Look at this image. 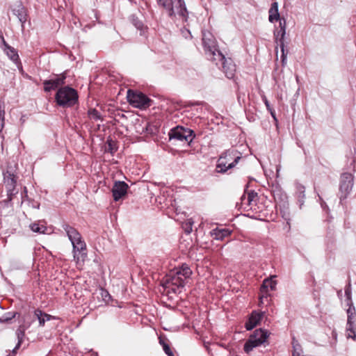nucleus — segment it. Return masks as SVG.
Returning a JSON list of instances; mask_svg holds the SVG:
<instances>
[{
    "label": "nucleus",
    "mask_w": 356,
    "mask_h": 356,
    "mask_svg": "<svg viewBox=\"0 0 356 356\" xmlns=\"http://www.w3.org/2000/svg\"><path fill=\"white\" fill-rule=\"evenodd\" d=\"M3 179L4 183L6 184V187L7 188L8 195L11 196L13 194V192L15 189V186L17 183V177L15 174L14 169H8L3 173Z\"/></svg>",
    "instance_id": "9b49d317"
},
{
    "label": "nucleus",
    "mask_w": 356,
    "mask_h": 356,
    "mask_svg": "<svg viewBox=\"0 0 356 356\" xmlns=\"http://www.w3.org/2000/svg\"><path fill=\"white\" fill-rule=\"evenodd\" d=\"M221 66L228 79L234 78L236 72V66L230 58H228Z\"/></svg>",
    "instance_id": "aec40b11"
},
{
    "label": "nucleus",
    "mask_w": 356,
    "mask_h": 356,
    "mask_svg": "<svg viewBox=\"0 0 356 356\" xmlns=\"http://www.w3.org/2000/svg\"><path fill=\"white\" fill-rule=\"evenodd\" d=\"M346 305L347 307H348V308L346 310L347 316L348 315H353V314H356L355 307L353 302H350V303L346 302Z\"/></svg>",
    "instance_id": "e433bc0d"
},
{
    "label": "nucleus",
    "mask_w": 356,
    "mask_h": 356,
    "mask_svg": "<svg viewBox=\"0 0 356 356\" xmlns=\"http://www.w3.org/2000/svg\"><path fill=\"white\" fill-rule=\"evenodd\" d=\"M241 159V153L235 149H229L222 154L218 159L217 168L220 172H225L231 169Z\"/></svg>",
    "instance_id": "423d86ee"
},
{
    "label": "nucleus",
    "mask_w": 356,
    "mask_h": 356,
    "mask_svg": "<svg viewBox=\"0 0 356 356\" xmlns=\"http://www.w3.org/2000/svg\"><path fill=\"white\" fill-rule=\"evenodd\" d=\"M17 14H16V15H17V17H18L19 22L22 24H24L26 20L24 8L21 7L20 9L17 10Z\"/></svg>",
    "instance_id": "c9c22d12"
},
{
    "label": "nucleus",
    "mask_w": 356,
    "mask_h": 356,
    "mask_svg": "<svg viewBox=\"0 0 356 356\" xmlns=\"http://www.w3.org/2000/svg\"><path fill=\"white\" fill-rule=\"evenodd\" d=\"M88 116L91 120H103L102 114L95 108H91L88 110Z\"/></svg>",
    "instance_id": "c85d7f7f"
},
{
    "label": "nucleus",
    "mask_w": 356,
    "mask_h": 356,
    "mask_svg": "<svg viewBox=\"0 0 356 356\" xmlns=\"http://www.w3.org/2000/svg\"><path fill=\"white\" fill-rule=\"evenodd\" d=\"M264 103H265V105L266 106V108L270 112L272 116L275 118V115H274V111H273L271 108H270V104H269V102L267 100V99L265 97L264 99Z\"/></svg>",
    "instance_id": "4c0bfd02"
},
{
    "label": "nucleus",
    "mask_w": 356,
    "mask_h": 356,
    "mask_svg": "<svg viewBox=\"0 0 356 356\" xmlns=\"http://www.w3.org/2000/svg\"><path fill=\"white\" fill-rule=\"evenodd\" d=\"M264 314V312H253L248 321L245 323L246 330H251L256 327L261 320Z\"/></svg>",
    "instance_id": "a211bd4d"
},
{
    "label": "nucleus",
    "mask_w": 356,
    "mask_h": 356,
    "mask_svg": "<svg viewBox=\"0 0 356 356\" xmlns=\"http://www.w3.org/2000/svg\"><path fill=\"white\" fill-rule=\"evenodd\" d=\"M25 328L23 326H20L16 331V335L18 339V343L15 348L13 350V353L15 354L16 353V350L18 349L22 342L23 338L24 337Z\"/></svg>",
    "instance_id": "a878e982"
},
{
    "label": "nucleus",
    "mask_w": 356,
    "mask_h": 356,
    "mask_svg": "<svg viewBox=\"0 0 356 356\" xmlns=\"http://www.w3.org/2000/svg\"><path fill=\"white\" fill-rule=\"evenodd\" d=\"M108 146H109L110 150L112 152L114 149L113 142L112 140L108 141Z\"/></svg>",
    "instance_id": "a19ab883"
},
{
    "label": "nucleus",
    "mask_w": 356,
    "mask_h": 356,
    "mask_svg": "<svg viewBox=\"0 0 356 356\" xmlns=\"http://www.w3.org/2000/svg\"><path fill=\"white\" fill-rule=\"evenodd\" d=\"M275 37L277 42L279 44L282 51V62L284 65L286 60L287 51H285V46L284 43V38H282V31L280 29L277 33H275Z\"/></svg>",
    "instance_id": "412c9836"
},
{
    "label": "nucleus",
    "mask_w": 356,
    "mask_h": 356,
    "mask_svg": "<svg viewBox=\"0 0 356 356\" xmlns=\"http://www.w3.org/2000/svg\"><path fill=\"white\" fill-rule=\"evenodd\" d=\"M353 178L350 173H343L341 177L340 191L344 193L343 198L351 191L353 186Z\"/></svg>",
    "instance_id": "f8f14e48"
},
{
    "label": "nucleus",
    "mask_w": 356,
    "mask_h": 356,
    "mask_svg": "<svg viewBox=\"0 0 356 356\" xmlns=\"http://www.w3.org/2000/svg\"><path fill=\"white\" fill-rule=\"evenodd\" d=\"M202 42L206 52H209L217 48L215 38L209 32H203Z\"/></svg>",
    "instance_id": "dca6fc26"
},
{
    "label": "nucleus",
    "mask_w": 356,
    "mask_h": 356,
    "mask_svg": "<svg viewBox=\"0 0 356 356\" xmlns=\"http://www.w3.org/2000/svg\"><path fill=\"white\" fill-rule=\"evenodd\" d=\"M280 29L282 31V38H284L286 35V22L284 18H280Z\"/></svg>",
    "instance_id": "f704fd0d"
},
{
    "label": "nucleus",
    "mask_w": 356,
    "mask_h": 356,
    "mask_svg": "<svg viewBox=\"0 0 356 356\" xmlns=\"http://www.w3.org/2000/svg\"><path fill=\"white\" fill-rule=\"evenodd\" d=\"M159 343L162 346L164 352L165 353L166 355H168V356H175L168 343H166L162 339H160Z\"/></svg>",
    "instance_id": "473e14b6"
},
{
    "label": "nucleus",
    "mask_w": 356,
    "mask_h": 356,
    "mask_svg": "<svg viewBox=\"0 0 356 356\" xmlns=\"http://www.w3.org/2000/svg\"><path fill=\"white\" fill-rule=\"evenodd\" d=\"M31 229L37 233L44 234L47 230V227L44 225H40L38 223H33L30 225Z\"/></svg>",
    "instance_id": "c756f323"
},
{
    "label": "nucleus",
    "mask_w": 356,
    "mask_h": 356,
    "mask_svg": "<svg viewBox=\"0 0 356 356\" xmlns=\"http://www.w3.org/2000/svg\"><path fill=\"white\" fill-rule=\"evenodd\" d=\"M56 100L59 106L70 107L76 103L78 95L74 89L66 86L58 90L56 95Z\"/></svg>",
    "instance_id": "0eeeda50"
},
{
    "label": "nucleus",
    "mask_w": 356,
    "mask_h": 356,
    "mask_svg": "<svg viewBox=\"0 0 356 356\" xmlns=\"http://www.w3.org/2000/svg\"><path fill=\"white\" fill-rule=\"evenodd\" d=\"M206 54L208 58L215 62L217 65H221L227 60L221 51L218 49V48H216L209 52H206Z\"/></svg>",
    "instance_id": "6ab92c4d"
},
{
    "label": "nucleus",
    "mask_w": 356,
    "mask_h": 356,
    "mask_svg": "<svg viewBox=\"0 0 356 356\" xmlns=\"http://www.w3.org/2000/svg\"><path fill=\"white\" fill-rule=\"evenodd\" d=\"M128 185L124 181H116L112 188L113 199L118 201L127 194Z\"/></svg>",
    "instance_id": "ddd939ff"
},
{
    "label": "nucleus",
    "mask_w": 356,
    "mask_h": 356,
    "mask_svg": "<svg viewBox=\"0 0 356 356\" xmlns=\"http://www.w3.org/2000/svg\"><path fill=\"white\" fill-rule=\"evenodd\" d=\"M293 354L292 356H301L302 348L300 344L293 340Z\"/></svg>",
    "instance_id": "2f4dec72"
},
{
    "label": "nucleus",
    "mask_w": 356,
    "mask_h": 356,
    "mask_svg": "<svg viewBox=\"0 0 356 356\" xmlns=\"http://www.w3.org/2000/svg\"><path fill=\"white\" fill-rule=\"evenodd\" d=\"M65 78V75L62 74L54 79L44 81V90L49 92L64 84Z\"/></svg>",
    "instance_id": "2eb2a0df"
},
{
    "label": "nucleus",
    "mask_w": 356,
    "mask_h": 356,
    "mask_svg": "<svg viewBox=\"0 0 356 356\" xmlns=\"http://www.w3.org/2000/svg\"><path fill=\"white\" fill-rule=\"evenodd\" d=\"M192 271L187 265H182L180 268L170 271L163 281V286L165 289L177 293L181 288L184 287L185 281L189 278Z\"/></svg>",
    "instance_id": "f257e3e1"
},
{
    "label": "nucleus",
    "mask_w": 356,
    "mask_h": 356,
    "mask_svg": "<svg viewBox=\"0 0 356 356\" xmlns=\"http://www.w3.org/2000/svg\"><path fill=\"white\" fill-rule=\"evenodd\" d=\"M62 227L72 243L74 260L77 262L80 259L84 260V258L86 257V253L83 252L86 250V245L82 240L80 233L68 224H63Z\"/></svg>",
    "instance_id": "7ed1b4c3"
},
{
    "label": "nucleus",
    "mask_w": 356,
    "mask_h": 356,
    "mask_svg": "<svg viewBox=\"0 0 356 356\" xmlns=\"http://www.w3.org/2000/svg\"><path fill=\"white\" fill-rule=\"evenodd\" d=\"M134 24H135L136 27L138 29H140V30H141L143 26V23L141 22H139V21L136 22Z\"/></svg>",
    "instance_id": "58836bf2"
},
{
    "label": "nucleus",
    "mask_w": 356,
    "mask_h": 356,
    "mask_svg": "<svg viewBox=\"0 0 356 356\" xmlns=\"http://www.w3.org/2000/svg\"><path fill=\"white\" fill-rule=\"evenodd\" d=\"M16 315V313L15 312H8L5 314H3L0 318V322L1 323H8L10 320H12L13 318H15Z\"/></svg>",
    "instance_id": "7c9ffc66"
},
{
    "label": "nucleus",
    "mask_w": 356,
    "mask_h": 356,
    "mask_svg": "<svg viewBox=\"0 0 356 356\" xmlns=\"http://www.w3.org/2000/svg\"><path fill=\"white\" fill-rule=\"evenodd\" d=\"M274 277H275V275L271 276L270 278H267L264 280L262 286H261V293H263L264 294L260 296V298H259L261 303L263 302V299L264 298H267V297H268V294H267L266 291H264V290H266L268 287H270L272 291L275 290L277 282L273 280Z\"/></svg>",
    "instance_id": "f3484780"
},
{
    "label": "nucleus",
    "mask_w": 356,
    "mask_h": 356,
    "mask_svg": "<svg viewBox=\"0 0 356 356\" xmlns=\"http://www.w3.org/2000/svg\"><path fill=\"white\" fill-rule=\"evenodd\" d=\"M62 227L72 243L74 260L77 262L80 259L84 260V258L86 257V253L83 252L86 250V245L82 240L80 233L68 224H63Z\"/></svg>",
    "instance_id": "f03ea898"
},
{
    "label": "nucleus",
    "mask_w": 356,
    "mask_h": 356,
    "mask_svg": "<svg viewBox=\"0 0 356 356\" xmlns=\"http://www.w3.org/2000/svg\"><path fill=\"white\" fill-rule=\"evenodd\" d=\"M345 296H346L345 302L350 303V302H353V300H352L351 286H350V283L345 288Z\"/></svg>",
    "instance_id": "72a5a7b5"
},
{
    "label": "nucleus",
    "mask_w": 356,
    "mask_h": 356,
    "mask_svg": "<svg viewBox=\"0 0 356 356\" xmlns=\"http://www.w3.org/2000/svg\"><path fill=\"white\" fill-rule=\"evenodd\" d=\"M127 99L130 104L136 108H146L149 106V99L141 92L131 90L127 91Z\"/></svg>",
    "instance_id": "1a4fd4ad"
},
{
    "label": "nucleus",
    "mask_w": 356,
    "mask_h": 356,
    "mask_svg": "<svg viewBox=\"0 0 356 356\" xmlns=\"http://www.w3.org/2000/svg\"><path fill=\"white\" fill-rule=\"evenodd\" d=\"M247 202L249 206H251V209H252V206L256 205L257 200V193L254 191H250L248 193L247 196Z\"/></svg>",
    "instance_id": "cd10ccee"
},
{
    "label": "nucleus",
    "mask_w": 356,
    "mask_h": 356,
    "mask_svg": "<svg viewBox=\"0 0 356 356\" xmlns=\"http://www.w3.org/2000/svg\"><path fill=\"white\" fill-rule=\"evenodd\" d=\"M3 44L5 46V51L8 56L15 63H17L19 60V56L17 54V51L13 48L10 47L4 40L3 38H2Z\"/></svg>",
    "instance_id": "b1692460"
},
{
    "label": "nucleus",
    "mask_w": 356,
    "mask_h": 356,
    "mask_svg": "<svg viewBox=\"0 0 356 356\" xmlns=\"http://www.w3.org/2000/svg\"><path fill=\"white\" fill-rule=\"evenodd\" d=\"M62 227L72 243L74 260L77 262L80 259L84 260V258L86 257V253L83 252L86 250V245L82 240L80 233L68 224H63Z\"/></svg>",
    "instance_id": "20e7f679"
},
{
    "label": "nucleus",
    "mask_w": 356,
    "mask_h": 356,
    "mask_svg": "<svg viewBox=\"0 0 356 356\" xmlns=\"http://www.w3.org/2000/svg\"><path fill=\"white\" fill-rule=\"evenodd\" d=\"M34 316L38 318L40 326H43L46 321H49L53 318L51 315L45 314L40 309H36L35 311Z\"/></svg>",
    "instance_id": "393cba45"
},
{
    "label": "nucleus",
    "mask_w": 356,
    "mask_h": 356,
    "mask_svg": "<svg viewBox=\"0 0 356 356\" xmlns=\"http://www.w3.org/2000/svg\"><path fill=\"white\" fill-rule=\"evenodd\" d=\"M268 336L269 333L268 331L263 329L256 330L245 342L244 345V351L246 353H249L254 348L264 343Z\"/></svg>",
    "instance_id": "6e6552de"
},
{
    "label": "nucleus",
    "mask_w": 356,
    "mask_h": 356,
    "mask_svg": "<svg viewBox=\"0 0 356 356\" xmlns=\"http://www.w3.org/2000/svg\"><path fill=\"white\" fill-rule=\"evenodd\" d=\"M269 16L268 20L270 22H274L277 21L280 18V15L278 11V3L277 2H273L268 10Z\"/></svg>",
    "instance_id": "5701e85b"
},
{
    "label": "nucleus",
    "mask_w": 356,
    "mask_h": 356,
    "mask_svg": "<svg viewBox=\"0 0 356 356\" xmlns=\"http://www.w3.org/2000/svg\"><path fill=\"white\" fill-rule=\"evenodd\" d=\"M159 6L163 8L168 15H179L186 19L187 10L184 0H156Z\"/></svg>",
    "instance_id": "39448f33"
},
{
    "label": "nucleus",
    "mask_w": 356,
    "mask_h": 356,
    "mask_svg": "<svg viewBox=\"0 0 356 356\" xmlns=\"http://www.w3.org/2000/svg\"><path fill=\"white\" fill-rule=\"evenodd\" d=\"M192 134V130L177 126L170 131L169 137L170 140H177L190 143L193 140Z\"/></svg>",
    "instance_id": "9d476101"
},
{
    "label": "nucleus",
    "mask_w": 356,
    "mask_h": 356,
    "mask_svg": "<svg viewBox=\"0 0 356 356\" xmlns=\"http://www.w3.org/2000/svg\"><path fill=\"white\" fill-rule=\"evenodd\" d=\"M211 235L216 240H223L225 237L229 236L232 232L227 229L216 228L211 231Z\"/></svg>",
    "instance_id": "4be33fe9"
},
{
    "label": "nucleus",
    "mask_w": 356,
    "mask_h": 356,
    "mask_svg": "<svg viewBox=\"0 0 356 356\" xmlns=\"http://www.w3.org/2000/svg\"><path fill=\"white\" fill-rule=\"evenodd\" d=\"M5 103L3 101L0 102V132L3 130L5 125Z\"/></svg>",
    "instance_id": "bb28decb"
},
{
    "label": "nucleus",
    "mask_w": 356,
    "mask_h": 356,
    "mask_svg": "<svg viewBox=\"0 0 356 356\" xmlns=\"http://www.w3.org/2000/svg\"><path fill=\"white\" fill-rule=\"evenodd\" d=\"M356 314L347 316L346 337L356 341Z\"/></svg>",
    "instance_id": "4468645a"
},
{
    "label": "nucleus",
    "mask_w": 356,
    "mask_h": 356,
    "mask_svg": "<svg viewBox=\"0 0 356 356\" xmlns=\"http://www.w3.org/2000/svg\"><path fill=\"white\" fill-rule=\"evenodd\" d=\"M188 227L187 228L186 231L188 233H190L191 231H192V224H193V222L191 221V220H188V222L186 224L188 225Z\"/></svg>",
    "instance_id": "ea45409f"
}]
</instances>
